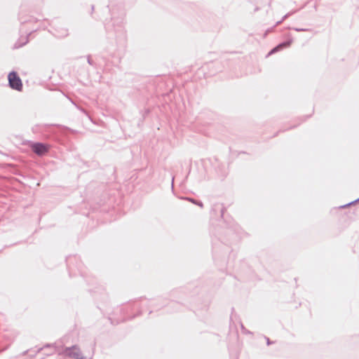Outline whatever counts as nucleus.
Returning a JSON list of instances; mask_svg holds the SVG:
<instances>
[{
  "mask_svg": "<svg viewBox=\"0 0 359 359\" xmlns=\"http://www.w3.org/2000/svg\"><path fill=\"white\" fill-rule=\"evenodd\" d=\"M8 83L12 89L20 91L22 88V83L20 78L16 72H12L8 76Z\"/></svg>",
  "mask_w": 359,
  "mask_h": 359,
  "instance_id": "obj_1",
  "label": "nucleus"
},
{
  "mask_svg": "<svg viewBox=\"0 0 359 359\" xmlns=\"http://www.w3.org/2000/svg\"><path fill=\"white\" fill-rule=\"evenodd\" d=\"M45 347H47V348H48H48H49V347H51V348H53V351H52L51 353H50L49 354H53L54 352H55V351H56V348H55V347L53 345L47 344L46 346H45Z\"/></svg>",
  "mask_w": 359,
  "mask_h": 359,
  "instance_id": "obj_7",
  "label": "nucleus"
},
{
  "mask_svg": "<svg viewBox=\"0 0 359 359\" xmlns=\"http://www.w3.org/2000/svg\"><path fill=\"white\" fill-rule=\"evenodd\" d=\"M185 199H186V200H187V201H191V203H194V204L196 203V201H195L194 199L191 198H186Z\"/></svg>",
  "mask_w": 359,
  "mask_h": 359,
  "instance_id": "obj_11",
  "label": "nucleus"
},
{
  "mask_svg": "<svg viewBox=\"0 0 359 359\" xmlns=\"http://www.w3.org/2000/svg\"><path fill=\"white\" fill-rule=\"evenodd\" d=\"M294 29H295V31H297V32H304V31H307V29H303V28H295Z\"/></svg>",
  "mask_w": 359,
  "mask_h": 359,
  "instance_id": "obj_10",
  "label": "nucleus"
},
{
  "mask_svg": "<svg viewBox=\"0 0 359 359\" xmlns=\"http://www.w3.org/2000/svg\"><path fill=\"white\" fill-rule=\"evenodd\" d=\"M53 34L58 38L65 37L68 35V30L63 27H58L55 29Z\"/></svg>",
  "mask_w": 359,
  "mask_h": 359,
  "instance_id": "obj_5",
  "label": "nucleus"
},
{
  "mask_svg": "<svg viewBox=\"0 0 359 359\" xmlns=\"http://www.w3.org/2000/svg\"><path fill=\"white\" fill-rule=\"evenodd\" d=\"M291 43H292V40H290V41H285V42H283V43H280L276 47L273 48L269 53V55H271V54H273L274 53H276L277 51H278L279 50H280V49H282L283 48L289 47L290 46Z\"/></svg>",
  "mask_w": 359,
  "mask_h": 359,
  "instance_id": "obj_4",
  "label": "nucleus"
},
{
  "mask_svg": "<svg viewBox=\"0 0 359 359\" xmlns=\"http://www.w3.org/2000/svg\"><path fill=\"white\" fill-rule=\"evenodd\" d=\"M59 354H61V353ZM62 354L74 359H86L85 357L82 355V353L77 346H72V347L66 348Z\"/></svg>",
  "mask_w": 359,
  "mask_h": 359,
  "instance_id": "obj_2",
  "label": "nucleus"
},
{
  "mask_svg": "<svg viewBox=\"0 0 359 359\" xmlns=\"http://www.w3.org/2000/svg\"><path fill=\"white\" fill-rule=\"evenodd\" d=\"M32 151L39 156H43L48 151V147L43 143H34L32 145Z\"/></svg>",
  "mask_w": 359,
  "mask_h": 359,
  "instance_id": "obj_3",
  "label": "nucleus"
},
{
  "mask_svg": "<svg viewBox=\"0 0 359 359\" xmlns=\"http://www.w3.org/2000/svg\"><path fill=\"white\" fill-rule=\"evenodd\" d=\"M88 62L90 65H92V63H91V60H90V59L89 57L88 58Z\"/></svg>",
  "mask_w": 359,
  "mask_h": 359,
  "instance_id": "obj_14",
  "label": "nucleus"
},
{
  "mask_svg": "<svg viewBox=\"0 0 359 359\" xmlns=\"http://www.w3.org/2000/svg\"><path fill=\"white\" fill-rule=\"evenodd\" d=\"M266 343L268 345L271 344V341L269 338H266Z\"/></svg>",
  "mask_w": 359,
  "mask_h": 359,
  "instance_id": "obj_13",
  "label": "nucleus"
},
{
  "mask_svg": "<svg viewBox=\"0 0 359 359\" xmlns=\"http://www.w3.org/2000/svg\"><path fill=\"white\" fill-rule=\"evenodd\" d=\"M358 201H359V198H358V199H356V200H355V201H352V202H351V203H348V204H346V205H344L343 207L348 206V205H351V204H353V203H356V202H358Z\"/></svg>",
  "mask_w": 359,
  "mask_h": 359,
  "instance_id": "obj_9",
  "label": "nucleus"
},
{
  "mask_svg": "<svg viewBox=\"0 0 359 359\" xmlns=\"http://www.w3.org/2000/svg\"><path fill=\"white\" fill-rule=\"evenodd\" d=\"M27 39L25 40V42L19 44L18 43H15V45H14V48H20L21 46H22L23 45L26 44L27 43Z\"/></svg>",
  "mask_w": 359,
  "mask_h": 359,
  "instance_id": "obj_6",
  "label": "nucleus"
},
{
  "mask_svg": "<svg viewBox=\"0 0 359 359\" xmlns=\"http://www.w3.org/2000/svg\"><path fill=\"white\" fill-rule=\"evenodd\" d=\"M241 328L243 330H244V329H245L243 325H241Z\"/></svg>",
  "mask_w": 359,
  "mask_h": 359,
  "instance_id": "obj_15",
  "label": "nucleus"
},
{
  "mask_svg": "<svg viewBox=\"0 0 359 359\" xmlns=\"http://www.w3.org/2000/svg\"><path fill=\"white\" fill-rule=\"evenodd\" d=\"M195 204L198 205V206H200L201 208L203 206V203L201 201H196Z\"/></svg>",
  "mask_w": 359,
  "mask_h": 359,
  "instance_id": "obj_12",
  "label": "nucleus"
},
{
  "mask_svg": "<svg viewBox=\"0 0 359 359\" xmlns=\"http://www.w3.org/2000/svg\"><path fill=\"white\" fill-rule=\"evenodd\" d=\"M290 13H287L286 15H285L283 17L282 20H281L280 21L278 22H277V24H279V23H280L281 22H283V21L284 20H285L288 16H290Z\"/></svg>",
  "mask_w": 359,
  "mask_h": 359,
  "instance_id": "obj_8",
  "label": "nucleus"
}]
</instances>
